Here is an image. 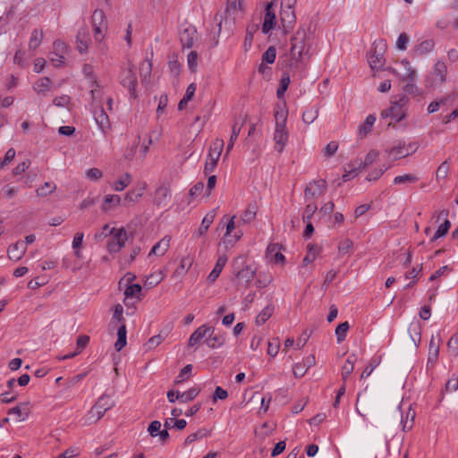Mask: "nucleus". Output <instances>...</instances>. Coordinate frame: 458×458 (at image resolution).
Instances as JSON below:
<instances>
[{"mask_svg": "<svg viewBox=\"0 0 458 458\" xmlns=\"http://www.w3.org/2000/svg\"><path fill=\"white\" fill-rule=\"evenodd\" d=\"M126 326L122 324L117 330V340L114 343V348L117 352H120L126 345Z\"/></svg>", "mask_w": 458, "mask_h": 458, "instance_id": "473e14b6", "label": "nucleus"}, {"mask_svg": "<svg viewBox=\"0 0 458 458\" xmlns=\"http://www.w3.org/2000/svg\"><path fill=\"white\" fill-rule=\"evenodd\" d=\"M378 364H379V361L377 360V358L372 359L370 360L369 364L362 371L360 377L367 378L368 377H369L371 375V373L373 372V370L377 367Z\"/></svg>", "mask_w": 458, "mask_h": 458, "instance_id": "680f3d73", "label": "nucleus"}, {"mask_svg": "<svg viewBox=\"0 0 458 458\" xmlns=\"http://www.w3.org/2000/svg\"><path fill=\"white\" fill-rule=\"evenodd\" d=\"M193 259L191 257H184L181 259L179 267L175 269V274L182 276L185 274L191 267Z\"/></svg>", "mask_w": 458, "mask_h": 458, "instance_id": "49530a36", "label": "nucleus"}, {"mask_svg": "<svg viewBox=\"0 0 458 458\" xmlns=\"http://www.w3.org/2000/svg\"><path fill=\"white\" fill-rule=\"evenodd\" d=\"M240 132H241V126H238L237 123H234L232 128V135H231L229 142L227 144L226 153H228L233 148L235 141L238 139Z\"/></svg>", "mask_w": 458, "mask_h": 458, "instance_id": "5fc2aeb1", "label": "nucleus"}, {"mask_svg": "<svg viewBox=\"0 0 458 458\" xmlns=\"http://www.w3.org/2000/svg\"><path fill=\"white\" fill-rule=\"evenodd\" d=\"M377 157L378 152L377 150H370L364 157V160H356L354 163L348 165L347 168L344 170L345 173L343 175V181L347 182L357 176L360 170L365 169L373 164Z\"/></svg>", "mask_w": 458, "mask_h": 458, "instance_id": "7ed1b4c3", "label": "nucleus"}, {"mask_svg": "<svg viewBox=\"0 0 458 458\" xmlns=\"http://www.w3.org/2000/svg\"><path fill=\"white\" fill-rule=\"evenodd\" d=\"M82 72L84 76L89 80V81L91 83V87H98L97 77L94 74V69L93 66L89 64H86L83 65Z\"/></svg>", "mask_w": 458, "mask_h": 458, "instance_id": "79ce46f5", "label": "nucleus"}, {"mask_svg": "<svg viewBox=\"0 0 458 458\" xmlns=\"http://www.w3.org/2000/svg\"><path fill=\"white\" fill-rule=\"evenodd\" d=\"M308 371V369L301 362L295 363L293 368V372L295 377H302Z\"/></svg>", "mask_w": 458, "mask_h": 458, "instance_id": "338daca9", "label": "nucleus"}, {"mask_svg": "<svg viewBox=\"0 0 458 458\" xmlns=\"http://www.w3.org/2000/svg\"><path fill=\"white\" fill-rule=\"evenodd\" d=\"M458 389V377H452L445 384V391L448 393L454 392Z\"/></svg>", "mask_w": 458, "mask_h": 458, "instance_id": "774afa93", "label": "nucleus"}, {"mask_svg": "<svg viewBox=\"0 0 458 458\" xmlns=\"http://www.w3.org/2000/svg\"><path fill=\"white\" fill-rule=\"evenodd\" d=\"M276 24V13L274 10V4L269 3L266 6V13L262 24V32L267 34Z\"/></svg>", "mask_w": 458, "mask_h": 458, "instance_id": "a211bd4d", "label": "nucleus"}, {"mask_svg": "<svg viewBox=\"0 0 458 458\" xmlns=\"http://www.w3.org/2000/svg\"><path fill=\"white\" fill-rule=\"evenodd\" d=\"M93 116L98 124V128L106 132V129L109 128L110 123L108 119V115L102 106L96 107L93 112Z\"/></svg>", "mask_w": 458, "mask_h": 458, "instance_id": "6ab92c4d", "label": "nucleus"}, {"mask_svg": "<svg viewBox=\"0 0 458 458\" xmlns=\"http://www.w3.org/2000/svg\"><path fill=\"white\" fill-rule=\"evenodd\" d=\"M141 286L139 284H132L126 287L124 294L127 298H136L140 300Z\"/></svg>", "mask_w": 458, "mask_h": 458, "instance_id": "ea45409f", "label": "nucleus"}, {"mask_svg": "<svg viewBox=\"0 0 458 458\" xmlns=\"http://www.w3.org/2000/svg\"><path fill=\"white\" fill-rule=\"evenodd\" d=\"M91 23L94 31V38L98 42H101L105 37V32L107 30V21L102 10H95L92 17Z\"/></svg>", "mask_w": 458, "mask_h": 458, "instance_id": "1a4fd4ad", "label": "nucleus"}, {"mask_svg": "<svg viewBox=\"0 0 458 458\" xmlns=\"http://www.w3.org/2000/svg\"><path fill=\"white\" fill-rule=\"evenodd\" d=\"M349 327H350V326L347 321L343 322L337 326V327L335 328V335H336L338 343H341L345 339L346 333H347Z\"/></svg>", "mask_w": 458, "mask_h": 458, "instance_id": "09e8293b", "label": "nucleus"}, {"mask_svg": "<svg viewBox=\"0 0 458 458\" xmlns=\"http://www.w3.org/2000/svg\"><path fill=\"white\" fill-rule=\"evenodd\" d=\"M257 214V206L256 204H250L245 211L242 214L239 223L248 224L253 221L256 217Z\"/></svg>", "mask_w": 458, "mask_h": 458, "instance_id": "2f4dec72", "label": "nucleus"}, {"mask_svg": "<svg viewBox=\"0 0 458 458\" xmlns=\"http://www.w3.org/2000/svg\"><path fill=\"white\" fill-rule=\"evenodd\" d=\"M170 242H171V237L168 235H165L152 247L148 255L149 256H151V255H157V256L165 255L170 247Z\"/></svg>", "mask_w": 458, "mask_h": 458, "instance_id": "412c9836", "label": "nucleus"}, {"mask_svg": "<svg viewBox=\"0 0 458 458\" xmlns=\"http://www.w3.org/2000/svg\"><path fill=\"white\" fill-rule=\"evenodd\" d=\"M224 148V140L216 139L209 147L208 157V159L218 161Z\"/></svg>", "mask_w": 458, "mask_h": 458, "instance_id": "b1692460", "label": "nucleus"}, {"mask_svg": "<svg viewBox=\"0 0 458 458\" xmlns=\"http://www.w3.org/2000/svg\"><path fill=\"white\" fill-rule=\"evenodd\" d=\"M27 247L26 243H23L21 242H17L8 248V257L10 259L18 261L20 260L24 254L26 253Z\"/></svg>", "mask_w": 458, "mask_h": 458, "instance_id": "aec40b11", "label": "nucleus"}, {"mask_svg": "<svg viewBox=\"0 0 458 458\" xmlns=\"http://www.w3.org/2000/svg\"><path fill=\"white\" fill-rule=\"evenodd\" d=\"M215 328L207 324L198 327L189 338V346L192 347L199 344L203 338H207L208 333H214Z\"/></svg>", "mask_w": 458, "mask_h": 458, "instance_id": "f3484780", "label": "nucleus"}, {"mask_svg": "<svg viewBox=\"0 0 458 458\" xmlns=\"http://www.w3.org/2000/svg\"><path fill=\"white\" fill-rule=\"evenodd\" d=\"M52 81L48 77L39 78L33 84V90L39 96L45 97L47 93L51 89Z\"/></svg>", "mask_w": 458, "mask_h": 458, "instance_id": "5701e85b", "label": "nucleus"}, {"mask_svg": "<svg viewBox=\"0 0 458 458\" xmlns=\"http://www.w3.org/2000/svg\"><path fill=\"white\" fill-rule=\"evenodd\" d=\"M447 67L443 61H437L431 72L425 80V87L433 89L442 85L446 81Z\"/></svg>", "mask_w": 458, "mask_h": 458, "instance_id": "39448f33", "label": "nucleus"}, {"mask_svg": "<svg viewBox=\"0 0 458 458\" xmlns=\"http://www.w3.org/2000/svg\"><path fill=\"white\" fill-rule=\"evenodd\" d=\"M226 262H227V257L225 255H221L218 257L214 268L212 269V271L209 273V275L208 276V279L210 282L213 283L218 278V276H220Z\"/></svg>", "mask_w": 458, "mask_h": 458, "instance_id": "a878e982", "label": "nucleus"}, {"mask_svg": "<svg viewBox=\"0 0 458 458\" xmlns=\"http://www.w3.org/2000/svg\"><path fill=\"white\" fill-rule=\"evenodd\" d=\"M225 337L223 335H215L214 333H208L205 344L211 349H216L224 345Z\"/></svg>", "mask_w": 458, "mask_h": 458, "instance_id": "cd10ccee", "label": "nucleus"}, {"mask_svg": "<svg viewBox=\"0 0 458 458\" xmlns=\"http://www.w3.org/2000/svg\"><path fill=\"white\" fill-rule=\"evenodd\" d=\"M267 255L274 263H284L285 257L280 252L278 244H269L267 248Z\"/></svg>", "mask_w": 458, "mask_h": 458, "instance_id": "bb28decb", "label": "nucleus"}, {"mask_svg": "<svg viewBox=\"0 0 458 458\" xmlns=\"http://www.w3.org/2000/svg\"><path fill=\"white\" fill-rule=\"evenodd\" d=\"M280 342L277 338H275L267 343V354L274 358L277 355L279 351Z\"/></svg>", "mask_w": 458, "mask_h": 458, "instance_id": "4d7b16f0", "label": "nucleus"}, {"mask_svg": "<svg viewBox=\"0 0 458 458\" xmlns=\"http://www.w3.org/2000/svg\"><path fill=\"white\" fill-rule=\"evenodd\" d=\"M122 199L119 195L109 194L105 197L103 208L105 210L117 207L121 204Z\"/></svg>", "mask_w": 458, "mask_h": 458, "instance_id": "58836bf2", "label": "nucleus"}, {"mask_svg": "<svg viewBox=\"0 0 458 458\" xmlns=\"http://www.w3.org/2000/svg\"><path fill=\"white\" fill-rule=\"evenodd\" d=\"M407 102L408 98L406 96H401L398 100L393 101L391 103V106L389 108L385 109L382 112V117H390L391 120L394 123L401 122L405 117V111L403 107Z\"/></svg>", "mask_w": 458, "mask_h": 458, "instance_id": "0eeeda50", "label": "nucleus"}, {"mask_svg": "<svg viewBox=\"0 0 458 458\" xmlns=\"http://www.w3.org/2000/svg\"><path fill=\"white\" fill-rule=\"evenodd\" d=\"M83 238L84 233L81 232H78L74 234L72 243V249L74 250V255L79 259L81 258V252L80 250V248L82 245Z\"/></svg>", "mask_w": 458, "mask_h": 458, "instance_id": "37998d69", "label": "nucleus"}, {"mask_svg": "<svg viewBox=\"0 0 458 458\" xmlns=\"http://www.w3.org/2000/svg\"><path fill=\"white\" fill-rule=\"evenodd\" d=\"M131 182V176L130 174L126 173L119 177L117 181H115L112 188L115 191H123Z\"/></svg>", "mask_w": 458, "mask_h": 458, "instance_id": "e433bc0d", "label": "nucleus"}, {"mask_svg": "<svg viewBox=\"0 0 458 458\" xmlns=\"http://www.w3.org/2000/svg\"><path fill=\"white\" fill-rule=\"evenodd\" d=\"M255 276V271L249 266L243 267L237 273V278L245 283L250 282Z\"/></svg>", "mask_w": 458, "mask_h": 458, "instance_id": "c03bdc74", "label": "nucleus"}, {"mask_svg": "<svg viewBox=\"0 0 458 458\" xmlns=\"http://www.w3.org/2000/svg\"><path fill=\"white\" fill-rule=\"evenodd\" d=\"M197 38V30L192 25H187L180 32V41L182 47L191 48L194 46V42Z\"/></svg>", "mask_w": 458, "mask_h": 458, "instance_id": "4468645a", "label": "nucleus"}, {"mask_svg": "<svg viewBox=\"0 0 458 458\" xmlns=\"http://www.w3.org/2000/svg\"><path fill=\"white\" fill-rule=\"evenodd\" d=\"M56 189L55 183L47 182L42 186L37 189L36 192L38 197H47L54 192Z\"/></svg>", "mask_w": 458, "mask_h": 458, "instance_id": "a19ab883", "label": "nucleus"}, {"mask_svg": "<svg viewBox=\"0 0 458 458\" xmlns=\"http://www.w3.org/2000/svg\"><path fill=\"white\" fill-rule=\"evenodd\" d=\"M376 119L377 118L375 114H369L366 117L365 122L359 125L358 132L360 138H363L368 135V133L371 131V128L374 125Z\"/></svg>", "mask_w": 458, "mask_h": 458, "instance_id": "c85d7f7f", "label": "nucleus"}, {"mask_svg": "<svg viewBox=\"0 0 458 458\" xmlns=\"http://www.w3.org/2000/svg\"><path fill=\"white\" fill-rule=\"evenodd\" d=\"M434 47L435 42L433 39H425L420 44L416 45L413 48V51L418 55H423L432 51Z\"/></svg>", "mask_w": 458, "mask_h": 458, "instance_id": "c756f323", "label": "nucleus"}, {"mask_svg": "<svg viewBox=\"0 0 458 458\" xmlns=\"http://www.w3.org/2000/svg\"><path fill=\"white\" fill-rule=\"evenodd\" d=\"M191 370H192V365H191V364L186 365L181 370L179 375L176 377L174 383L180 384V383L183 382L185 379H187L190 377Z\"/></svg>", "mask_w": 458, "mask_h": 458, "instance_id": "13d9d810", "label": "nucleus"}, {"mask_svg": "<svg viewBox=\"0 0 458 458\" xmlns=\"http://www.w3.org/2000/svg\"><path fill=\"white\" fill-rule=\"evenodd\" d=\"M319 248L317 245H309V250L307 255L304 257L302 263L303 265H308L315 260L317 255L318 254Z\"/></svg>", "mask_w": 458, "mask_h": 458, "instance_id": "8fccbe9b", "label": "nucleus"}, {"mask_svg": "<svg viewBox=\"0 0 458 458\" xmlns=\"http://www.w3.org/2000/svg\"><path fill=\"white\" fill-rule=\"evenodd\" d=\"M128 240L127 231L123 228L115 229L114 232L111 234L108 242H107V250L109 253H117L119 252L124 246Z\"/></svg>", "mask_w": 458, "mask_h": 458, "instance_id": "9d476101", "label": "nucleus"}, {"mask_svg": "<svg viewBox=\"0 0 458 458\" xmlns=\"http://www.w3.org/2000/svg\"><path fill=\"white\" fill-rule=\"evenodd\" d=\"M449 172V165L447 161H444L437 168L436 176L437 179H445Z\"/></svg>", "mask_w": 458, "mask_h": 458, "instance_id": "69168bd1", "label": "nucleus"}, {"mask_svg": "<svg viewBox=\"0 0 458 458\" xmlns=\"http://www.w3.org/2000/svg\"><path fill=\"white\" fill-rule=\"evenodd\" d=\"M318 115V110L317 107L307 108L302 114V121L307 124H310L317 119Z\"/></svg>", "mask_w": 458, "mask_h": 458, "instance_id": "a18cd8bd", "label": "nucleus"}, {"mask_svg": "<svg viewBox=\"0 0 458 458\" xmlns=\"http://www.w3.org/2000/svg\"><path fill=\"white\" fill-rule=\"evenodd\" d=\"M327 187L325 180L310 182L305 191L304 197L306 201H311L324 194Z\"/></svg>", "mask_w": 458, "mask_h": 458, "instance_id": "f8f14e48", "label": "nucleus"}, {"mask_svg": "<svg viewBox=\"0 0 458 458\" xmlns=\"http://www.w3.org/2000/svg\"><path fill=\"white\" fill-rule=\"evenodd\" d=\"M43 39V31L41 30L35 29L32 30L29 41V48L30 50H35L37 49L40 44L42 43Z\"/></svg>", "mask_w": 458, "mask_h": 458, "instance_id": "f704fd0d", "label": "nucleus"}, {"mask_svg": "<svg viewBox=\"0 0 458 458\" xmlns=\"http://www.w3.org/2000/svg\"><path fill=\"white\" fill-rule=\"evenodd\" d=\"M307 34L305 30L299 29L291 38L289 66L299 69L304 63V55L309 47L306 44Z\"/></svg>", "mask_w": 458, "mask_h": 458, "instance_id": "f257e3e1", "label": "nucleus"}, {"mask_svg": "<svg viewBox=\"0 0 458 458\" xmlns=\"http://www.w3.org/2000/svg\"><path fill=\"white\" fill-rule=\"evenodd\" d=\"M8 414L15 415L18 421L25 420L30 414L29 403H21L9 410Z\"/></svg>", "mask_w": 458, "mask_h": 458, "instance_id": "4be33fe9", "label": "nucleus"}, {"mask_svg": "<svg viewBox=\"0 0 458 458\" xmlns=\"http://www.w3.org/2000/svg\"><path fill=\"white\" fill-rule=\"evenodd\" d=\"M49 60L55 67H59L64 64L65 56L57 52H52Z\"/></svg>", "mask_w": 458, "mask_h": 458, "instance_id": "052dcab7", "label": "nucleus"}, {"mask_svg": "<svg viewBox=\"0 0 458 458\" xmlns=\"http://www.w3.org/2000/svg\"><path fill=\"white\" fill-rule=\"evenodd\" d=\"M307 205L304 209V213L302 216L303 222L310 221L312 216L317 210V205L314 201H307Z\"/></svg>", "mask_w": 458, "mask_h": 458, "instance_id": "3c124183", "label": "nucleus"}, {"mask_svg": "<svg viewBox=\"0 0 458 458\" xmlns=\"http://www.w3.org/2000/svg\"><path fill=\"white\" fill-rule=\"evenodd\" d=\"M386 50V43L383 39L375 40L368 56V62L371 69H378L382 66L384 54Z\"/></svg>", "mask_w": 458, "mask_h": 458, "instance_id": "6e6552de", "label": "nucleus"}, {"mask_svg": "<svg viewBox=\"0 0 458 458\" xmlns=\"http://www.w3.org/2000/svg\"><path fill=\"white\" fill-rule=\"evenodd\" d=\"M439 352V345L435 343V339L432 337L429 343L428 349V363H434L437 361Z\"/></svg>", "mask_w": 458, "mask_h": 458, "instance_id": "de8ad7c7", "label": "nucleus"}, {"mask_svg": "<svg viewBox=\"0 0 458 458\" xmlns=\"http://www.w3.org/2000/svg\"><path fill=\"white\" fill-rule=\"evenodd\" d=\"M120 83L127 88L131 98H136V87L138 84L135 69L132 64L128 63L125 67H123L121 71L119 76Z\"/></svg>", "mask_w": 458, "mask_h": 458, "instance_id": "423d86ee", "label": "nucleus"}, {"mask_svg": "<svg viewBox=\"0 0 458 458\" xmlns=\"http://www.w3.org/2000/svg\"><path fill=\"white\" fill-rule=\"evenodd\" d=\"M216 217V210L209 211L202 219L201 225L198 230V235H203L208 230L210 225Z\"/></svg>", "mask_w": 458, "mask_h": 458, "instance_id": "72a5a7b5", "label": "nucleus"}, {"mask_svg": "<svg viewBox=\"0 0 458 458\" xmlns=\"http://www.w3.org/2000/svg\"><path fill=\"white\" fill-rule=\"evenodd\" d=\"M276 128L273 140L275 150L282 153L289 140V131L286 128L288 111L284 106H278L275 110Z\"/></svg>", "mask_w": 458, "mask_h": 458, "instance_id": "f03ea898", "label": "nucleus"}, {"mask_svg": "<svg viewBox=\"0 0 458 458\" xmlns=\"http://www.w3.org/2000/svg\"><path fill=\"white\" fill-rule=\"evenodd\" d=\"M171 199V191L168 185L162 184L155 191L154 202L158 207H166Z\"/></svg>", "mask_w": 458, "mask_h": 458, "instance_id": "2eb2a0df", "label": "nucleus"}, {"mask_svg": "<svg viewBox=\"0 0 458 458\" xmlns=\"http://www.w3.org/2000/svg\"><path fill=\"white\" fill-rule=\"evenodd\" d=\"M116 228L110 227L108 225H105L99 232H97L94 235L95 239L98 241H102L107 236H111V234L114 232Z\"/></svg>", "mask_w": 458, "mask_h": 458, "instance_id": "6e6d98bb", "label": "nucleus"}, {"mask_svg": "<svg viewBox=\"0 0 458 458\" xmlns=\"http://www.w3.org/2000/svg\"><path fill=\"white\" fill-rule=\"evenodd\" d=\"M71 98L68 95H62L53 99V105L57 107H65L69 105Z\"/></svg>", "mask_w": 458, "mask_h": 458, "instance_id": "0e129e2a", "label": "nucleus"}, {"mask_svg": "<svg viewBox=\"0 0 458 458\" xmlns=\"http://www.w3.org/2000/svg\"><path fill=\"white\" fill-rule=\"evenodd\" d=\"M357 360H358V358H357L356 354H354V353H352L347 357V359L342 368V378L344 382L347 380L349 376L352 373V371L354 369V365H355Z\"/></svg>", "mask_w": 458, "mask_h": 458, "instance_id": "393cba45", "label": "nucleus"}, {"mask_svg": "<svg viewBox=\"0 0 458 458\" xmlns=\"http://www.w3.org/2000/svg\"><path fill=\"white\" fill-rule=\"evenodd\" d=\"M401 64L406 71V73L403 77V81H407L408 82L404 86V90L411 95H419L420 90L418 87L414 84V81L417 77L416 71L411 66V64L408 60L404 59L401 61Z\"/></svg>", "mask_w": 458, "mask_h": 458, "instance_id": "9b49d317", "label": "nucleus"}, {"mask_svg": "<svg viewBox=\"0 0 458 458\" xmlns=\"http://www.w3.org/2000/svg\"><path fill=\"white\" fill-rule=\"evenodd\" d=\"M280 20L285 33L293 29V26L296 21V17L291 5L287 6L285 9L282 8L280 13Z\"/></svg>", "mask_w": 458, "mask_h": 458, "instance_id": "dca6fc26", "label": "nucleus"}, {"mask_svg": "<svg viewBox=\"0 0 458 458\" xmlns=\"http://www.w3.org/2000/svg\"><path fill=\"white\" fill-rule=\"evenodd\" d=\"M199 388L191 387L183 393L176 391L175 398H180V401L182 403H188V402H191V400H193L199 394Z\"/></svg>", "mask_w": 458, "mask_h": 458, "instance_id": "c9c22d12", "label": "nucleus"}, {"mask_svg": "<svg viewBox=\"0 0 458 458\" xmlns=\"http://www.w3.org/2000/svg\"><path fill=\"white\" fill-rule=\"evenodd\" d=\"M276 57V49L275 47H269L262 55V62L267 64H273Z\"/></svg>", "mask_w": 458, "mask_h": 458, "instance_id": "603ef678", "label": "nucleus"}, {"mask_svg": "<svg viewBox=\"0 0 458 458\" xmlns=\"http://www.w3.org/2000/svg\"><path fill=\"white\" fill-rule=\"evenodd\" d=\"M419 181V177L413 174H406L395 176L393 180L394 184H410Z\"/></svg>", "mask_w": 458, "mask_h": 458, "instance_id": "4c0bfd02", "label": "nucleus"}, {"mask_svg": "<svg viewBox=\"0 0 458 458\" xmlns=\"http://www.w3.org/2000/svg\"><path fill=\"white\" fill-rule=\"evenodd\" d=\"M417 149L415 143L405 144L404 142H399L397 145L387 150L389 157L394 159H400L409 156Z\"/></svg>", "mask_w": 458, "mask_h": 458, "instance_id": "ddd939ff", "label": "nucleus"}, {"mask_svg": "<svg viewBox=\"0 0 458 458\" xmlns=\"http://www.w3.org/2000/svg\"><path fill=\"white\" fill-rule=\"evenodd\" d=\"M114 405V401L107 394H102L88 413L89 423L98 421L105 413Z\"/></svg>", "mask_w": 458, "mask_h": 458, "instance_id": "20e7f679", "label": "nucleus"}, {"mask_svg": "<svg viewBox=\"0 0 458 458\" xmlns=\"http://www.w3.org/2000/svg\"><path fill=\"white\" fill-rule=\"evenodd\" d=\"M409 36L403 32L401 33L398 38H397V40H396V47L399 49V50H405L407 48V45L409 43Z\"/></svg>", "mask_w": 458, "mask_h": 458, "instance_id": "e2e57ef3", "label": "nucleus"}, {"mask_svg": "<svg viewBox=\"0 0 458 458\" xmlns=\"http://www.w3.org/2000/svg\"><path fill=\"white\" fill-rule=\"evenodd\" d=\"M243 235V232L240 229H236L233 234L228 239H224V243L226 248L233 247L234 243L239 241Z\"/></svg>", "mask_w": 458, "mask_h": 458, "instance_id": "bf43d9fd", "label": "nucleus"}, {"mask_svg": "<svg viewBox=\"0 0 458 458\" xmlns=\"http://www.w3.org/2000/svg\"><path fill=\"white\" fill-rule=\"evenodd\" d=\"M275 308L272 304H267L256 317V324L261 326L266 323L273 315Z\"/></svg>", "mask_w": 458, "mask_h": 458, "instance_id": "7c9ffc66", "label": "nucleus"}, {"mask_svg": "<svg viewBox=\"0 0 458 458\" xmlns=\"http://www.w3.org/2000/svg\"><path fill=\"white\" fill-rule=\"evenodd\" d=\"M450 226H451V223L447 219H445L444 221V223L438 226L437 232L435 233V234L431 240L436 241L438 238L445 236L447 233Z\"/></svg>", "mask_w": 458, "mask_h": 458, "instance_id": "864d4df0", "label": "nucleus"}]
</instances>
